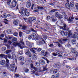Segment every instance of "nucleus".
I'll use <instances>...</instances> for the list:
<instances>
[{
    "label": "nucleus",
    "mask_w": 78,
    "mask_h": 78,
    "mask_svg": "<svg viewBox=\"0 0 78 78\" xmlns=\"http://www.w3.org/2000/svg\"><path fill=\"white\" fill-rule=\"evenodd\" d=\"M25 54V55H26L28 56H29V57H30V58H31V52H30V51L29 49H27L26 51Z\"/></svg>",
    "instance_id": "obj_6"
},
{
    "label": "nucleus",
    "mask_w": 78,
    "mask_h": 78,
    "mask_svg": "<svg viewBox=\"0 0 78 78\" xmlns=\"http://www.w3.org/2000/svg\"><path fill=\"white\" fill-rule=\"evenodd\" d=\"M12 64H10V66L12 69H14L16 67V64H15V63H14V62H12Z\"/></svg>",
    "instance_id": "obj_11"
},
{
    "label": "nucleus",
    "mask_w": 78,
    "mask_h": 78,
    "mask_svg": "<svg viewBox=\"0 0 78 78\" xmlns=\"http://www.w3.org/2000/svg\"><path fill=\"white\" fill-rule=\"evenodd\" d=\"M15 76L16 77H19V76H20V75H19V74H15Z\"/></svg>",
    "instance_id": "obj_60"
},
{
    "label": "nucleus",
    "mask_w": 78,
    "mask_h": 78,
    "mask_svg": "<svg viewBox=\"0 0 78 78\" xmlns=\"http://www.w3.org/2000/svg\"><path fill=\"white\" fill-rule=\"evenodd\" d=\"M52 55H53V56H57V54H56L55 53H52Z\"/></svg>",
    "instance_id": "obj_62"
},
{
    "label": "nucleus",
    "mask_w": 78,
    "mask_h": 78,
    "mask_svg": "<svg viewBox=\"0 0 78 78\" xmlns=\"http://www.w3.org/2000/svg\"><path fill=\"white\" fill-rule=\"evenodd\" d=\"M58 17L59 19H62V16L60 14L58 15Z\"/></svg>",
    "instance_id": "obj_50"
},
{
    "label": "nucleus",
    "mask_w": 78,
    "mask_h": 78,
    "mask_svg": "<svg viewBox=\"0 0 78 78\" xmlns=\"http://www.w3.org/2000/svg\"><path fill=\"white\" fill-rule=\"evenodd\" d=\"M27 27L25 26H23L22 27V29L23 30H25L26 29H27Z\"/></svg>",
    "instance_id": "obj_42"
},
{
    "label": "nucleus",
    "mask_w": 78,
    "mask_h": 78,
    "mask_svg": "<svg viewBox=\"0 0 78 78\" xmlns=\"http://www.w3.org/2000/svg\"><path fill=\"white\" fill-rule=\"evenodd\" d=\"M20 43L22 44L23 45L22 46L21 44L17 42H14L13 44V45H14V46H16V45H18L19 47H20V48L22 49V48H23V46H25V43H24V42L23 41V40L20 41Z\"/></svg>",
    "instance_id": "obj_1"
},
{
    "label": "nucleus",
    "mask_w": 78,
    "mask_h": 78,
    "mask_svg": "<svg viewBox=\"0 0 78 78\" xmlns=\"http://www.w3.org/2000/svg\"><path fill=\"white\" fill-rule=\"evenodd\" d=\"M7 16L8 17H10V18H11V17H12V15H11V14H8L7 15Z\"/></svg>",
    "instance_id": "obj_51"
},
{
    "label": "nucleus",
    "mask_w": 78,
    "mask_h": 78,
    "mask_svg": "<svg viewBox=\"0 0 78 78\" xmlns=\"http://www.w3.org/2000/svg\"><path fill=\"white\" fill-rule=\"evenodd\" d=\"M54 66H55V67H57V68H58V69L60 68V65L58 64H55Z\"/></svg>",
    "instance_id": "obj_30"
},
{
    "label": "nucleus",
    "mask_w": 78,
    "mask_h": 78,
    "mask_svg": "<svg viewBox=\"0 0 78 78\" xmlns=\"http://www.w3.org/2000/svg\"><path fill=\"white\" fill-rule=\"evenodd\" d=\"M19 34L20 37H22V32H19Z\"/></svg>",
    "instance_id": "obj_55"
},
{
    "label": "nucleus",
    "mask_w": 78,
    "mask_h": 78,
    "mask_svg": "<svg viewBox=\"0 0 78 78\" xmlns=\"http://www.w3.org/2000/svg\"><path fill=\"white\" fill-rule=\"evenodd\" d=\"M7 69H8L9 70H10V71H12V72H14V69H12V68L11 67H8V66Z\"/></svg>",
    "instance_id": "obj_20"
},
{
    "label": "nucleus",
    "mask_w": 78,
    "mask_h": 78,
    "mask_svg": "<svg viewBox=\"0 0 78 78\" xmlns=\"http://www.w3.org/2000/svg\"><path fill=\"white\" fill-rule=\"evenodd\" d=\"M26 6L28 8H30V7H31V3L30 2H27Z\"/></svg>",
    "instance_id": "obj_22"
},
{
    "label": "nucleus",
    "mask_w": 78,
    "mask_h": 78,
    "mask_svg": "<svg viewBox=\"0 0 78 78\" xmlns=\"http://www.w3.org/2000/svg\"><path fill=\"white\" fill-rule=\"evenodd\" d=\"M0 57L2 58H6L7 57V55H5L3 54H1L0 55Z\"/></svg>",
    "instance_id": "obj_14"
},
{
    "label": "nucleus",
    "mask_w": 78,
    "mask_h": 78,
    "mask_svg": "<svg viewBox=\"0 0 78 78\" xmlns=\"http://www.w3.org/2000/svg\"><path fill=\"white\" fill-rule=\"evenodd\" d=\"M75 6L76 7V9L78 10V3H76L75 4Z\"/></svg>",
    "instance_id": "obj_57"
},
{
    "label": "nucleus",
    "mask_w": 78,
    "mask_h": 78,
    "mask_svg": "<svg viewBox=\"0 0 78 78\" xmlns=\"http://www.w3.org/2000/svg\"><path fill=\"white\" fill-rule=\"evenodd\" d=\"M60 33L62 36H64V31H62Z\"/></svg>",
    "instance_id": "obj_54"
},
{
    "label": "nucleus",
    "mask_w": 78,
    "mask_h": 78,
    "mask_svg": "<svg viewBox=\"0 0 78 78\" xmlns=\"http://www.w3.org/2000/svg\"><path fill=\"white\" fill-rule=\"evenodd\" d=\"M17 39L16 38L13 37L12 39V40L13 41H16Z\"/></svg>",
    "instance_id": "obj_47"
},
{
    "label": "nucleus",
    "mask_w": 78,
    "mask_h": 78,
    "mask_svg": "<svg viewBox=\"0 0 78 78\" xmlns=\"http://www.w3.org/2000/svg\"><path fill=\"white\" fill-rule=\"evenodd\" d=\"M11 5L12 7H16L17 5V1L16 0H13L12 2Z\"/></svg>",
    "instance_id": "obj_8"
},
{
    "label": "nucleus",
    "mask_w": 78,
    "mask_h": 78,
    "mask_svg": "<svg viewBox=\"0 0 78 78\" xmlns=\"http://www.w3.org/2000/svg\"><path fill=\"white\" fill-rule=\"evenodd\" d=\"M54 46V45L53 44H50L49 45V47H53Z\"/></svg>",
    "instance_id": "obj_58"
},
{
    "label": "nucleus",
    "mask_w": 78,
    "mask_h": 78,
    "mask_svg": "<svg viewBox=\"0 0 78 78\" xmlns=\"http://www.w3.org/2000/svg\"><path fill=\"white\" fill-rule=\"evenodd\" d=\"M57 72H58V70L57 69H55L53 71V73L54 74H56V73H57Z\"/></svg>",
    "instance_id": "obj_38"
},
{
    "label": "nucleus",
    "mask_w": 78,
    "mask_h": 78,
    "mask_svg": "<svg viewBox=\"0 0 78 78\" xmlns=\"http://www.w3.org/2000/svg\"><path fill=\"white\" fill-rule=\"evenodd\" d=\"M2 51H5L6 50V48L5 47H4L2 48Z\"/></svg>",
    "instance_id": "obj_43"
},
{
    "label": "nucleus",
    "mask_w": 78,
    "mask_h": 78,
    "mask_svg": "<svg viewBox=\"0 0 78 78\" xmlns=\"http://www.w3.org/2000/svg\"><path fill=\"white\" fill-rule=\"evenodd\" d=\"M33 38H34V39H36V37H37V36H36V34L34 33H33Z\"/></svg>",
    "instance_id": "obj_35"
},
{
    "label": "nucleus",
    "mask_w": 78,
    "mask_h": 78,
    "mask_svg": "<svg viewBox=\"0 0 78 78\" xmlns=\"http://www.w3.org/2000/svg\"><path fill=\"white\" fill-rule=\"evenodd\" d=\"M3 15L4 16H3L4 18H6V17H7V16H6V13H4Z\"/></svg>",
    "instance_id": "obj_44"
},
{
    "label": "nucleus",
    "mask_w": 78,
    "mask_h": 78,
    "mask_svg": "<svg viewBox=\"0 0 78 78\" xmlns=\"http://www.w3.org/2000/svg\"><path fill=\"white\" fill-rule=\"evenodd\" d=\"M40 63L41 64H42V65H43V64H45V61H44V60L43 59H41L39 61Z\"/></svg>",
    "instance_id": "obj_17"
},
{
    "label": "nucleus",
    "mask_w": 78,
    "mask_h": 78,
    "mask_svg": "<svg viewBox=\"0 0 78 78\" xmlns=\"http://www.w3.org/2000/svg\"><path fill=\"white\" fill-rule=\"evenodd\" d=\"M21 10L22 11H19V13H20V14L22 15V16H24L25 14H24V13L23 12V11H24V12H25V11H27V9H24L22 7L21 8Z\"/></svg>",
    "instance_id": "obj_4"
},
{
    "label": "nucleus",
    "mask_w": 78,
    "mask_h": 78,
    "mask_svg": "<svg viewBox=\"0 0 78 78\" xmlns=\"http://www.w3.org/2000/svg\"><path fill=\"white\" fill-rule=\"evenodd\" d=\"M6 60V63L4 66V67H7L8 66H9V60L7 58V57L6 58H5Z\"/></svg>",
    "instance_id": "obj_10"
},
{
    "label": "nucleus",
    "mask_w": 78,
    "mask_h": 78,
    "mask_svg": "<svg viewBox=\"0 0 78 78\" xmlns=\"http://www.w3.org/2000/svg\"><path fill=\"white\" fill-rule=\"evenodd\" d=\"M68 34L69 36H70V35H71V34H70V33H68L67 32H66L64 33V35H65V36H67V35H68Z\"/></svg>",
    "instance_id": "obj_31"
},
{
    "label": "nucleus",
    "mask_w": 78,
    "mask_h": 78,
    "mask_svg": "<svg viewBox=\"0 0 78 78\" xmlns=\"http://www.w3.org/2000/svg\"><path fill=\"white\" fill-rule=\"evenodd\" d=\"M13 24L17 26L18 25V22L16 20H15L13 22Z\"/></svg>",
    "instance_id": "obj_29"
},
{
    "label": "nucleus",
    "mask_w": 78,
    "mask_h": 78,
    "mask_svg": "<svg viewBox=\"0 0 78 78\" xmlns=\"http://www.w3.org/2000/svg\"><path fill=\"white\" fill-rule=\"evenodd\" d=\"M1 65H5L6 64V61L5 60H2L0 62Z\"/></svg>",
    "instance_id": "obj_13"
},
{
    "label": "nucleus",
    "mask_w": 78,
    "mask_h": 78,
    "mask_svg": "<svg viewBox=\"0 0 78 78\" xmlns=\"http://www.w3.org/2000/svg\"><path fill=\"white\" fill-rule=\"evenodd\" d=\"M56 53L57 55H61L62 54V52L59 51H57Z\"/></svg>",
    "instance_id": "obj_37"
},
{
    "label": "nucleus",
    "mask_w": 78,
    "mask_h": 78,
    "mask_svg": "<svg viewBox=\"0 0 78 78\" xmlns=\"http://www.w3.org/2000/svg\"><path fill=\"white\" fill-rule=\"evenodd\" d=\"M71 52L74 54L76 55V56H78V52L75 51V48H72Z\"/></svg>",
    "instance_id": "obj_9"
},
{
    "label": "nucleus",
    "mask_w": 78,
    "mask_h": 78,
    "mask_svg": "<svg viewBox=\"0 0 78 78\" xmlns=\"http://www.w3.org/2000/svg\"><path fill=\"white\" fill-rule=\"evenodd\" d=\"M30 30H27V31L26 34H30Z\"/></svg>",
    "instance_id": "obj_64"
},
{
    "label": "nucleus",
    "mask_w": 78,
    "mask_h": 78,
    "mask_svg": "<svg viewBox=\"0 0 78 78\" xmlns=\"http://www.w3.org/2000/svg\"><path fill=\"white\" fill-rule=\"evenodd\" d=\"M26 44L29 47H30V48L34 46V43H30L28 41H27L26 42Z\"/></svg>",
    "instance_id": "obj_5"
},
{
    "label": "nucleus",
    "mask_w": 78,
    "mask_h": 78,
    "mask_svg": "<svg viewBox=\"0 0 78 78\" xmlns=\"http://www.w3.org/2000/svg\"><path fill=\"white\" fill-rule=\"evenodd\" d=\"M51 18V17L49 16H48L46 17V19L47 20H48L50 19Z\"/></svg>",
    "instance_id": "obj_36"
},
{
    "label": "nucleus",
    "mask_w": 78,
    "mask_h": 78,
    "mask_svg": "<svg viewBox=\"0 0 78 78\" xmlns=\"http://www.w3.org/2000/svg\"><path fill=\"white\" fill-rule=\"evenodd\" d=\"M11 1L9 0H8L7 1V5H10V3L11 2Z\"/></svg>",
    "instance_id": "obj_52"
},
{
    "label": "nucleus",
    "mask_w": 78,
    "mask_h": 78,
    "mask_svg": "<svg viewBox=\"0 0 78 78\" xmlns=\"http://www.w3.org/2000/svg\"><path fill=\"white\" fill-rule=\"evenodd\" d=\"M55 16L56 17H58L59 16V13L58 12H55Z\"/></svg>",
    "instance_id": "obj_48"
},
{
    "label": "nucleus",
    "mask_w": 78,
    "mask_h": 78,
    "mask_svg": "<svg viewBox=\"0 0 78 78\" xmlns=\"http://www.w3.org/2000/svg\"><path fill=\"white\" fill-rule=\"evenodd\" d=\"M37 8L38 9H41L42 10H44V8L42 7H37Z\"/></svg>",
    "instance_id": "obj_40"
},
{
    "label": "nucleus",
    "mask_w": 78,
    "mask_h": 78,
    "mask_svg": "<svg viewBox=\"0 0 78 78\" xmlns=\"http://www.w3.org/2000/svg\"><path fill=\"white\" fill-rule=\"evenodd\" d=\"M62 14L64 15V19H67L68 17H67V16L66 15V13H65V12H63L62 13Z\"/></svg>",
    "instance_id": "obj_24"
},
{
    "label": "nucleus",
    "mask_w": 78,
    "mask_h": 78,
    "mask_svg": "<svg viewBox=\"0 0 78 78\" xmlns=\"http://www.w3.org/2000/svg\"><path fill=\"white\" fill-rule=\"evenodd\" d=\"M72 43L73 44H76V40H75V39H73V40L72 41Z\"/></svg>",
    "instance_id": "obj_32"
},
{
    "label": "nucleus",
    "mask_w": 78,
    "mask_h": 78,
    "mask_svg": "<svg viewBox=\"0 0 78 78\" xmlns=\"http://www.w3.org/2000/svg\"><path fill=\"white\" fill-rule=\"evenodd\" d=\"M56 43L58 45V46L59 47H61V45L59 44V43L58 42H56Z\"/></svg>",
    "instance_id": "obj_53"
},
{
    "label": "nucleus",
    "mask_w": 78,
    "mask_h": 78,
    "mask_svg": "<svg viewBox=\"0 0 78 78\" xmlns=\"http://www.w3.org/2000/svg\"><path fill=\"white\" fill-rule=\"evenodd\" d=\"M18 59L19 61H23L24 60V58L22 56H20L19 58Z\"/></svg>",
    "instance_id": "obj_27"
},
{
    "label": "nucleus",
    "mask_w": 78,
    "mask_h": 78,
    "mask_svg": "<svg viewBox=\"0 0 78 78\" xmlns=\"http://www.w3.org/2000/svg\"><path fill=\"white\" fill-rule=\"evenodd\" d=\"M51 18L52 19V22H55L56 21V17H55L54 16H51Z\"/></svg>",
    "instance_id": "obj_19"
},
{
    "label": "nucleus",
    "mask_w": 78,
    "mask_h": 78,
    "mask_svg": "<svg viewBox=\"0 0 78 78\" xmlns=\"http://www.w3.org/2000/svg\"><path fill=\"white\" fill-rule=\"evenodd\" d=\"M7 57L9 59H13V60H15L16 62L17 63V59H16V56L15 55H13L11 56L10 54H9L7 55Z\"/></svg>",
    "instance_id": "obj_2"
},
{
    "label": "nucleus",
    "mask_w": 78,
    "mask_h": 78,
    "mask_svg": "<svg viewBox=\"0 0 78 78\" xmlns=\"http://www.w3.org/2000/svg\"><path fill=\"white\" fill-rule=\"evenodd\" d=\"M32 37H33V35H29L28 38L29 39H31L32 38Z\"/></svg>",
    "instance_id": "obj_49"
},
{
    "label": "nucleus",
    "mask_w": 78,
    "mask_h": 78,
    "mask_svg": "<svg viewBox=\"0 0 78 78\" xmlns=\"http://www.w3.org/2000/svg\"><path fill=\"white\" fill-rule=\"evenodd\" d=\"M7 33L8 34H12V31L11 29L8 30H7Z\"/></svg>",
    "instance_id": "obj_16"
},
{
    "label": "nucleus",
    "mask_w": 78,
    "mask_h": 78,
    "mask_svg": "<svg viewBox=\"0 0 78 78\" xmlns=\"http://www.w3.org/2000/svg\"><path fill=\"white\" fill-rule=\"evenodd\" d=\"M30 69H34V66H33V65L32 64H30Z\"/></svg>",
    "instance_id": "obj_41"
},
{
    "label": "nucleus",
    "mask_w": 78,
    "mask_h": 78,
    "mask_svg": "<svg viewBox=\"0 0 78 78\" xmlns=\"http://www.w3.org/2000/svg\"><path fill=\"white\" fill-rule=\"evenodd\" d=\"M35 73L36 76H39V72H38V71H36Z\"/></svg>",
    "instance_id": "obj_56"
},
{
    "label": "nucleus",
    "mask_w": 78,
    "mask_h": 78,
    "mask_svg": "<svg viewBox=\"0 0 78 78\" xmlns=\"http://www.w3.org/2000/svg\"><path fill=\"white\" fill-rule=\"evenodd\" d=\"M66 67L68 69H70V66L68 65L66 66Z\"/></svg>",
    "instance_id": "obj_63"
},
{
    "label": "nucleus",
    "mask_w": 78,
    "mask_h": 78,
    "mask_svg": "<svg viewBox=\"0 0 78 78\" xmlns=\"http://www.w3.org/2000/svg\"><path fill=\"white\" fill-rule=\"evenodd\" d=\"M41 54L42 55H44V56H46L47 55H48V52L47 51H45V50H42L41 51Z\"/></svg>",
    "instance_id": "obj_7"
},
{
    "label": "nucleus",
    "mask_w": 78,
    "mask_h": 78,
    "mask_svg": "<svg viewBox=\"0 0 78 78\" xmlns=\"http://www.w3.org/2000/svg\"><path fill=\"white\" fill-rule=\"evenodd\" d=\"M65 6L66 8H68V9H70V4H69V3L68 2L66 4Z\"/></svg>",
    "instance_id": "obj_15"
},
{
    "label": "nucleus",
    "mask_w": 78,
    "mask_h": 78,
    "mask_svg": "<svg viewBox=\"0 0 78 78\" xmlns=\"http://www.w3.org/2000/svg\"><path fill=\"white\" fill-rule=\"evenodd\" d=\"M43 38L44 39H45V40H46V39H47V36H46V35H44L43 36Z\"/></svg>",
    "instance_id": "obj_59"
},
{
    "label": "nucleus",
    "mask_w": 78,
    "mask_h": 78,
    "mask_svg": "<svg viewBox=\"0 0 78 78\" xmlns=\"http://www.w3.org/2000/svg\"><path fill=\"white\" fill-rule=\"evenodd\" d=\"M63 25H64L63 27H64V30H67V28H68V27H67V25H66V24L65 23H64L63 24Z\"/></svg>",
    "instance_id": "obj_23"
},
{
    "label": "nucleus",
    "mask_w": 78,
    "mask_h": 78,
    "mask_svg": "<svg viewBox=\"0 0 78 78\" xmlns=\"http://www.w3.org/2000/svg\"><path fill=\"white\" fill-rule=\"evenodd\" d=\"M25 13L26 16H29L30 15V13H29V12L26 11L25 12Z\"/></svg>",
    "instance_id": "obj_33"
},
{
    "label": "nucleus",
    "mask_w": 78,
    "mask_h": 78,
    "mask_svg": "<svg viewBox=\"0 0 78 78\" xmlns=\"http://www.w3.org/2000/svg\"><path fill=\"white\" fill-rule=\"evenodd\" d=\"M37 40L36 43L38 45H41L43 44V43L41 41H39L37 38Z\"/></svg>",
    "instance_id": "obj_12"
},
{
    "label": "nucleus",
    "mask_w": 78,
    "mask_h": 78,
    "mask_svg": "<svg viewBox=\"0 0 78 78\" xmlns=\"http://www.w3.org/2000/svg\"><path fill=\"white\" fill-rule=\"evenodd\" d=\"M74 2H70V5L71 7H73L74 6Z\"/></svg>",
    "instance_id": "obj_28"
},
{
    "label": "nucleus",
    "mask_w": 78,
    "mask_h": 78,
    "mask_svg": "<svg viewBox=\"0 0 78 78\" xmlns=\"http://www.w3.org/2000/svg\"><path fill=\"white\" fill-rule=\"evenodd\" d=\"M36 20V18L34 16H32L30 17L29 18V22L30 23H31V25L33 24V21L34 20Z\"/></svg>",
    "instance_id": "obj_3"
},
{
    "label": "nucleus",
    "mask_w": 78,
    "mask_h": 78,
    "mask_svg": "<svg viewBox=\"0 0 78 78\" xmlns=\"http://www.w3.org/2000/svg\"><path fill=\"white\" fill-rule=\"evenodd\" d=\"M35 65L37 67H38L40 66V63H39L38 62H36L35 63Z\"/></svg>",
    "instance_id": "obj_34"
},
{
    "label": "nucleus",
    "mask_w": 78,
    "mask_h": 78,
    "mask_svg": "<svg viewBox=\"0 0 78 78\" xmlns=\"http://www.w3.org/2000/svg\"><path fill=\"white\" fill-rule=\"evenodd\" d=\"M67 59H69V60H72V61L75 60V58H67Z\"/></svg>",
    "instance_id": "obj_39"
},
{
    "label": "nucleus",
    "mask_w": 78,
    "mask_h": 78,
    "mask_svg": "<svg viewBox=\"0 0 78 78\" xmlns=\"http://www.w3.org/2000/svg\"><path fill=\"white\" fill-rule=\"evenodd\" d=\"M29 71V69H26L25 70V72L27 73Z\"/></svg>",
    "instance_id": "obj_61"
},
{
    "label": "nucleus",
    "mask_w": 78,
    "mask_h": 78,
    "mask_svg": "<svg viewBox=\"0 0 78 78\" xmlns=\"http://www.w3.org/2000/svg\"><path fill=\"white\" fill-rule=\"evenodd\" d=\"M42 67H43V70L42 71H40L39 72H42V71L47 70V68L45 66H43Z\"/></svg>",
    "instance_id": "obj_18"
},
{
    "label": "nucleus",
    "mask_w": 78,
    "mask_h": 78,
    "mask_svg": "<svg viewBox=\"0 0 78 78\" xmlns=\"http://www.w3.org/2000/svg\"><path fill=\"white\" fill-rule=\"evenodd\" d=\"M73 36L74 37H78V34L76 32H74Z\"/></svg>",
    "instance_id": "obj_26"
},
{
    "label": "nucleus",
    "mask_w": 78,
    "mask_h": 78,
    "mask_svg": "<svg viewBox=\"0 0 78 78\" xmlns=\"http://www.w3.org/2000/svg\"><path fill=\"white\" fill-rule=\"evenodd\" d=\"M55 12V9H54L52 10H51L50 12H49V14L50 13H52L53 12Z\"/></svg>",
    "instance_id": "obj_45"
},
{
    "label": "nucleus",
    "mask_w": 78,
    "mask_h": 78,
    "mask_svg": "<svg viewBox=\"0 0 78 78\" xmlns=\"http://www.w3.org/2000/svg\"><path fill=\"white\" fill-rule=\"evenodd\" d=\"M13 35L15 36H17V35H18V33L17 32H15L14 33Z\"/></svg>",
    "instance_id": "obj_46"
},
{
    "label": "nucleus",
    "mask_w": 78,
    "mask_h": 78,
    "mask_svg": "<svg viewBox=\"0 0 78 78\" xmlns=\"http://www.w3.org/2000/svg\"><path fill=\"white\" fill-rule=\"evenodd\" d=\"M12 51L11 50H8L6 51L5 52L6 54H8V53H11V52H12Z\"/></svg>",
    "instance_id": "obj_25"
},
{
    "label": "nucleus",
    "mask_w": 78,
    "mask_h": 78,
    "mask_svg": "<svg viewBox=\"0 0 78 78\" xmlns=\"http://www.w3.org/2000/svg\"><path fill=\"white\" fill-rule=\"evenodd\" d=\"M32 58L33 59L36 60L37 59L36 55L35 54H32Z\"/></svg>",
    "instance_id": "obj_21"
}]
</instances>
